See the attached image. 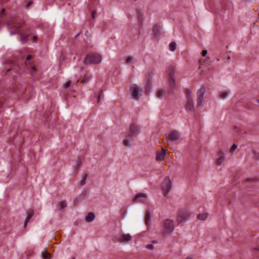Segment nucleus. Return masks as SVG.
<instances>
[{
  "instance_id": "nucleus-1",
  "label": "nucleus",
  "mask_w": 259,
  "mask_h": 259,
  "mask_svg": "<svg viewBox=\"0 0 259 259\" xmlns=\"http://www.w3.org/2000/svg\"><path fill=\"white\" fill-rule=\"evenodd\" d=\"M142 91V87L137 84H132L129 87L128 92L131 97L135 100H138L140 99Z\"/></svg>"
},
{
  "instance_id": "nucleus-2",
  "label": "nucleus",
  "mask_w": 259,
  "mask_h": 259,
  "mask_svg": "<svg viewBox=\"0 0 259 259\" xmlns=\"http://www.w3.org/2000/svg\"><path fill=\"white\" fill-rule=\"evenodd\" d=\"M102 61L101 56L97 53L88 55L85 58L83 63L85 65H89L91 64H98Z\"/></svg>"
},
{
  "instance_id": "nucleus-3",
  "label": "nucleus",
  "mask_w": 259,
  "mask_h": 259,
  "mask_svg": "<svg viewBox=\"0 0 259 259\" xmlns=\"http://www.w3.org/2000/svg\"><path fill=\"white\" fill-rule=\"evenodd\" d=\"M166 139L169 144L176 143L181 140V134L176 130L171 131L166 135Z\"/></svg>"
},
{
  "instance_id": "nucleus-4",
  "label": "nucleus",
  "mask_w": 259,
  "mask_h": 259,
  "mask_svg": "<svg viewBox=\"0 0 259 259\" xmlns=\"http://www.w3.org/2000/svg\"><path fill=\"white\" fill-rule=\"evenodd\" d=\"M164 233L166 235L170 234L175 229V225L172 220L167 219L163 222Z\"/></svg>"
},
{
  "instance_id": "nucleus-5",
  "label": "nucleus",
  "mask_w": 259,
  "mask_h": 259,
  "mask_svg": "<svg viewBox=\"0 0 259 259\" xmlns=\"http://www.w3.org/2000/svg\"><path fill=\"white\" fill-rule=\"evenodd\" d=\"M172 184L169 177H166L161 183V189L164 196H166L170 191Z\"/></svg>"
},
{
  "instance_id": "nucleus-6",
  "label": "nucleus",
  "mask_w": 259,
  "mask_h": 259,
  "mask_svg": "<svg viewBox=\"0 0 259 259\" xmlns=\"http://www.w3.org/2000/svg\"><path fill=\"white\" fill-rule=\"evenodd\" d=\"M8 26L9 29H14V31L10 30L11 35H13L19 32V29L21 27V24L18 20H13L10 22Z\"/></svg>"
},
{
  "instance_id": "nucleus-7",
  "label": "nucleus",
  "mask_w": 259,
  "mask_h": 259,
  "mask_svg": "<svg viewBox=\"0 0 259 259\" xmlns=\"http://www.w3.org/2000/svg\"><path fill=\"white\" fill-rule=\"evenodd\" d=\"M186 94L187 98L186 108L190 111L194 110V106L191 91L187 90Z\"/></svg>"
},
{
  "instance_id": "nucleus-8",
  "label": "nucleus",
  "mask_w": 259,
  "mask_h": 259,
  "mask_svg": "<svg viewBox=\"0 0 259 259\" xmlns=\"http://www.w3.org/2000/svg\"><path fill=\"white\" fill-rule=\"evenodd\" d=\"M188 213L184 210H180L177 216V222L178 224H181L185 222L187 220Z\"/></svg>"
},
{
  "instance_id": "nucleus-9",
  "label": "nucleus",
  "mask_w": 259,
  "mask_h": 259,
  "mask_svg": "<svg viewBox=\"0 0 259 259\" xmlns=\"http://www.w3.org/2000/svg\"><path fill=\"white\" fill-rule=\"evenodd\" d=\"M206 89L205 87H202L200 88L197 93V105L200 106L202 105L203 102V99L204 96L205 94Z\"/></svg>"
},
{
  "instance_id": "nucleus-10",
  "label": "nucleus",
  "mask_w": 259,
  "mask_h": 259,
  "mask_svg": "<svg viewBox=\"0 0 259 259\" xmlns=\"http://www.w3.org/2000/svg\"><path fill=\"white\" fill-rule=\"evenodd\" d=\"M130 133L128 135V137L131 139L137 136L139 134V129L138 126L135 124H131L129 127Z\"/></svg>"
},
{
  "instance_id": "nucleus-11",
  "label": "nucleus",
  "mask_w": 259,
  "mask_h": 259,
  "mask_svg": "<svg viewBox=\"0 0 259 259\" xmlns=\"http://www.w3.org/2000/svg\"><path fill=\"white\" fill-rule=\"evenodd\" d=\"M147 198V195L145 193H139L134 198L133 201L135 202H145V199Z\"/></svg>"
},
{
  "instance_id": "nucleus-12",
  "label": "nucleus",
  "mask_w": 259,
  "mask_h": 259,
  "mask_svg": "<svg viewBox=\"0 0 259 259\" xmlns=\"http://www.w3.org/2000/svg\"><path fill=\"white\" fill-rule=\"evenodd\" d=\"M167 73L168 78L175 77V74L176 73V68L175 66H170L167 69Z\"/></svg>"
},
{
  "instance_id": "nucleus-13",
  "label": "nucleus",
  "mask_w": 259,
  "mask_h": 259,
  "mask_svg": "<svg viewBox=\"0 0 259 259\" xmlns=\"http://www.w3.org/2000/svg\"><path fill=\"white\" fill-rule=\"evenodd\" d=\"M219 157L217 160V164L218 165H221L225 160V155L222 151H219L218 153Z\"/></svg>"
},
{
  "instance_id": "nucleus-14",
  "label": "nucleus",
  "mask_w": 259,
  "mask_h": 259,
  "mask_svg": "<svg viewBox=\"0 0 259 259\" xmlns=\"http://www.w3.org/2000/svg\"><path fill=\"white\" fill-rule=\"evenodd\" d=\"M168 84L171 91L174 90L176 88L175 77L168 78Z\"/></svg>"
},
{
  "instance_id": "nucleus-15",
  "label": "nucleus",
  "mask_w": 259,
  "mask_h": 259,
  "mask_svg": "<svg viewBox=\"0 0 259 259\" xmlns=\"http://www.w3.org/2000/svg\"><path fill=\"white\" fill-rule=\"evenodd\" d=\"M95 218V214L92 212H90L85 217L84 220L87 222H91Z\"/></svg>"
},
{
  "instance_id": "nucleus-16",
  "label": "nucleus",
  "mask_w": 259,
  "mask_h": 259,
  "mask_svg": "<svg viewBox=\"0 0 259 259\" xmlns=\"http://www.w3.org/2000/svg\"><path fill=\"white\" fill-rule=\"evenodd\" d=\"M165 155V150L163 149H162L161 152H157L156 159L157 160H163Z\"/></svg>"
},
{
  "instance_id": "nucleus-17",
  "label": "nucleus",
  "mask_w": 259,
  "mask_h": 259,
  "mask_svg": "<svg viewBox=\"0 0 259 259\" xmlns=\"http://www.w3.org/2000/svg\"><path fill=\"white\" fill-rule=\"evenodd\" d=\"M153 33L155 37L159 36L160 33V26L158 24H156L153 28Z\"/></svg>"
},
{
  "instance_id": "nucleus-18",
  "label": "nucleus",
  "mask_w": 259,
  "mask_h": 259,
  "mask_svg": "<svg viewBox=\"0 0 259 259\" xmlns=\"http://www.w3.org/2000/svg\"><path fill=\"white\" fill-rule=\"evenodd\" d=\"M33 215V212L32 210H30V211H27V215L26 218V219H25V221L24 222V228H25L26 227L28 222L29 221L30 219L31 218V217H32Z\"/></svg>"
},
{
  "instance_id": "nucleus-19",
  "label": "nucleus",
  "mask_w": 259,
  "mask_h": 259,
  "mask_svg": "<svg viewBox=\"0 0 259 259\" xmlns=\"http://www.w3.org/2000/svg\"><path fill=\"white\" fill-rule=\"evenodd\" d=\"M41 257L43 259H51V254L46 250H44L41 253Z\"/></svg>"
},
{
  "instance_id": "nucleus-20",
  "label": "nucleus",
  "mask_w": 259,
  "mask_h": 259,
  "mask_svg": "<svg viewBox=\"0 0 259 259\" xmlns=\"http://www.w3.org/2000/svg\"><path fill=\"white\" fill-rule=\"evenodd\" d=\"M132 237L128 234H123L119 238V239L122 241H130L132 239Z\"/></svg>"
},
{
  "instance_id": "nucleus-21",
  "label": "nucleus",
  "mask_w": 259,
  "mask_h": 259,
  "mask_svg": "<svg viewBox=\"0 0 259 259\" xmlns=\"http://www.w3.org/2000/svg\"><path fill=\"white\" fill-rule=\"evenodd\" d=\"M220 94L221 97L223 99H227L230 95V92L226 91H222Z\"/></svg>"
},
{
  "instance_id": "nucleus-22",
  "label": "nucleus",
  "mask_w": 259,
  "mask_h": 259,
  "mask_svg": "<svg viewBox=\"0 0 259 259\" xmlns=\"http://www.w3.org/2000/svg\"><path fill=\"white\" fill-rule=\"evenodd\" d=\"M165 95V91L163 89L158 90L157 92L156 96L159 99L162 98Z\"/></svg>"
},
{
  "instance_id": "nucleus-23",
  "label": "nucleus",
  "mask_w": 259,
  "mask_h": 259,
  "mask_svg": "<svg viewBox=\"0 0 259 259\" xmlns=\"http://www.w3.org/2000/svg\"><path fill=\"white\" fill-rule=\"evenodd\" d=\"M151 214L150 210H147L145 214V222L147 225H148V223L150 220Z\"/></svg>"
},
{
  "instance_id": "nucleus-24",
  "label": "nucleus",
  "mask_w": 259,
  "mask_h": 259,
  "mask_svg": "<svg viewBox=\"0 0 259 259\" xmlns=\"http://www.w3.org/2000/svg\"><path fill=\"white\" fill-rule=\"evenodd\" d=\"M123 145L124 146L127 148H129L131 146V141L128 139H125L123 140Z\"/></svg>"
},
{
  "instance_id": "nucleus-25",
  "label": "nucleus",
  "mask_w": 259,
  "mask_h": 259,
  "mask_svg": "<svg viewBox=\"0 0 259 259\" xmlns=\"http://www.w3.org/2000/svg\"><path fill=\"white\" fill-rule=\"evenodd\" d=\"M206 218H207V214L206 213L199 214L197 215L198 219L199 220H201V221L205 220Z\"/></svg>"
},
{
  "instance_id": "nucleus-26",
  "label": "nucleus",
  "mask_w": 259,
  "mask_h": 259,
  "mask_svg": "<svg viewBox=\"0 0 259 259\" xmlns=\"http://www.w3.org/2000/svg\"><path fill=\"white\" fill-rule=\"evenodd\" d=\"M58 205L61 210L64 208L66 206V204L65 201H61L58 203Z\"/></svg>"
},
{
  "instance_id": "nucleus-27",
  "label": "nucleus",
  "mask_w": 259,
  "mask_h": 259,
  "mask_svg": "<svg viewBox=\"0 0 259 259\" xmlns=\"http://www.w3.org/2000/svg\"><path fill=\"white\" fill-rule=\"evenodd\" d=\"M169 49L171 51H174L176 49V44L174 42H171L169 44Z\"/></svg>"
},
{
  "instance_id": "nucleus-28",
  "label": "nucleus",
  "mask_w": 259,
  "mask_h": 259,
  "mask_svg": "<svg viewBox=\"0 0 259 259\" xmlns=\"http://www.w3.org/2000/svg\"><path fill=\"white\" fill-rule=\"evenodd\" d=\"M134 58L133 57L128 56L126 59V63L127 64H130L131 63L133 62Z\"/></svg>"
},
{
  "instance_id": "nucleus-29",
  "label": "nucleus",
  "mask_w": 259,
  "mask_h": 259,
  "mask_svg": "<svg viewBox=\"0 0 259 259\" xmlns=\"http://www.w3.org/2000/svg\"><path fill=\"white\" fill-rule=\"evenodd\" d=\"M252 153L253 154L254 158L257 160H259V152H256L255 150H253Z\"/></svg>"
},
{
  "instance_id": "nucleus-30",
  "label": "nucleus",
  "mask_w": 259,
  "mask_h": 259,
  "mask_svg": "<svg viewBox=\"0 0 259 259\" xmlns=\"http://www.w3.org/2000/svg\"><path fill=\"white\" fill-rule=\"evenodd\" d=\"M27 36H25L24 35H21V37L20 38V40L23 42L25 43L27 41Z\"/></svg>"
},
{
  "instance_id": "nucleus-31",
  "label": "nucleus",
  "mask_w": 259,
  "mask_h": 259,
  "mask_svg": "<svg viewBox=\"0 0 259 259\" xmlns=\"http://www.w3.org/2000/svg\"><path fill=\"white\" fill-rule=\"evenodd\" d=\"M71 82L70 81H68L63 84L64 88L67 89L70 87Z\"/></svg>"
},
{
  "instance_id": "nucleus-32",
  "label": "nucleus",
  "mask_w": 259,
  "mask_h": 259,
  "mask_svg": "<svg viewBox=\"0 0 259 259\" xmlns=\"http://www.w3.org/2000/svg\"><path fill=\"white\" fill-rule=\"evenodd\" d=\"M35 70H36L35 68L34 67H32L30 71V72H29L30 74L31 75H34Z\"/></svg>"
},
{
  "instance_id": "nucleus-33",
  "label": "nucleus",
  "mask_w": 259,
  "mask_h": 259,
  "mask_svg": "<svg viewBox=\"0 0 259 259\" xmlns=\"http://www.w3.org/2000/svg\"><path fill=\"white\" fill-rule=\"evenodd\" d=\"M88 176L85 175L84 176L83 178L80 181V184L81 185H83L85 184V180L86 179Z\"/></svg>"
},
{
  "instance_id": "nucleus-34",
  "label": "nucleus",
  "mask_w": 259,
  "mask_h": 259,
  "mask_svg": "<svg viewBox=\"0 0 259 259\" xmlns=\"http://www.w3.org/2000/svg\"><path fill=\"white\" fill-rule=\"evenodd\" d=\"M237 146L236 144H233L231 148V152L232 153L233 152L235 149L237 148Z\"/></svg>"
},
{
  "instance_id": "nucleus-35",
  "label": "nucleus",
  "mask_w": 259,
  "mask_h": 259,
  "mask_svg": "<svg viewBox=\"0 0 259 259\" xmlns=\"http://www.w3.org/2000/svg\"><path fill=\"white\" fill-rule=\"evenodd\" d=\"M146 248L149 249H151L153 248V245L152 244H148L146 246Z\"/></svg>"
},
{
  "instance_id": "nucleus-36",
  "label": "nucleus",
  "mask_w": 259,
  "mask_h": 259,
  "mask_svg": "<svg viewBox=\"0 0 259 259\" xmlns=\"http://www.w3.org/2000/svg\"><path fill=\"white\" fill-rule=\"evenodd\" d=\"M207 51L206 50H203L202 52V55L205 56L207 54Z\"/></svg>"
},
{
  "instance_id": "nucleus-37",
  "label": "nucleus",
  "mask_w": 259,
  "mask_h": 259,
  "mask_svg": "<svg viewBox=\"0 0 259 259\" xmlns=\"http://www.w3.org/2000/svg\"><path fill=\"white\" fill-rule=\"evenodd\" d=\"M37 39V37L36 35H34L33 37H32V40L33 41H35Z\"/></svg>"
},
{
  "instance_id": "nucleus-38",
  "label": "nucleus",
  "mask_w": 259,
  "mask_h": 259,
  "mask_svg": "<svg viewBox=\"0 0 259 259\" xmlns=\"http://www.w3.org/2000/svg\"><path fill=\"white\" fill-rule=\"evenodd\" d=\"M101 94H99L98 96V99H97V101L98 102H100V100L101 99Z\"/></svg>"
},
{
  "instance_id": "nucleus-39",
  "label": "nucleus",
  "mask_w": 259,
  "mask_h": 259,
  "mask_svg": "<svg viewBox=\"0 0 259 259\" xmlns=\"http://www.w3.org/2000/svg\"><path fill=\"white\" fill-rule=\"evenodd\" d=\"M31 58H32V56H31V55H28V56H27V58H26V59H27V60H29Z\"/></svg>"
},
{
  "instance_id": "nucleus-40",
  "label": "nucleus",
  "mask_w": 259,
  "mask_h": 259,
  "mask_svg": "<svg viewBox=\"0 0 259 259\" xmlns=\"http://www.w3.org/2000/svg\"><path fill=\"white\" fill-rule=\"evenodd\" d=\"M95 11L93 12L92 13V18L94 19L95 18Z\"/></svg>"
},
{
  "instance_id": "nucleus-41",
  "label": "nucleus",
  "mask_w": 259,
  "mask_h": 259,
  "mask_svg": "<svg viewBox=\"0 0 259 259\" xmlns=\"http://www.w3.org/2000/svg\"><path fill=\"white\" fill-rule=\"evenodd\" d=\"M32 4V2H28L27 4V6H30Z\"/></svg>"
},
{
  "instance_id": "nucleus-42",
  "label": "nucleus",
  "mask_w": 259,
  "mask_h": 259,
  "mask_svg": "<svg viewBox=\"0 0 259 259\" xmlns=\"http://www.w3.org/2000/svg\"><path fill=\"white\" fill-rule=\"evenodd\" d=\"M5 9H3L2 10V12L4 13H5Z\"/></svg>"
},
{
  "instance_id": "nucleus-43",
  "label": "nucleus",
  "mask_w": 259,
  "mask_h": 259,
  "mask_svg": "<svg viewBox=\"0 0 259 259\" xmlns=\"http://www.w3.org/2000/svg\"><path fill=\"white\" fill-rule=\"evenodd\" d=\"M79 163H80V162H79V160H78L76 164V166H77L78 164H79Z\"/></svg>"
},
{
  "instance_id": "nucleus-44",
  "label": "nucleus",
  "mask_w": 259,
  "mask_h": 259,
  "mask_svg": "<svg viewBox=\"0 0 259 259\" xmlns=\"http://www.w3.org/2000/svg\"><path fill=\"white\" fill-rule=\"evenodd\" d=\"M79 35V33L78 34H76V35L75 36V38H77V37L78 36V35Z\"/></svg>"
},
{
  "instance_id": "nucleus-45",
  "label": "nucleus",
  "mask_w": 259,
  "mask_h": 259,
  "mask_svg": "<svg viewBox=\"0 0 259 259\" xmlns=\"http://www.w3.org/2000/svg\"><path fill=\"white\" fill-rule=\"evenodd\" d=\"M257 103H259V99L256 100Z\"/></svg>"
},
{
  "instance_id": "nucleus-46",
  "label": "nucleus",
  "mask_w": 259,
  "mask_h": 259,
  "mask_svg": "<svg viewBox=\"0 0 259 259\" xmlns=\"http://www.w3.org/2000/svg\"><path fill=\"white\" fill-rule=\"evenodd\" d=\"M70 259H75V258L74 257H72Z\"/></svg>"
},
{
  "instance_id": "nucleus-47",
  "label": "nucleus",
  "mask_w": 259,
  "mask_h": 259,
  "mask_svg": "<svg viewBox=\"0 0 259 259\" xmlns=\"http://www.w3.org/2000/svg\"><path fill=\"white\" fill-rule=\"evenodd\" d=\"M230 56H228V60H229L230 59Z\"/></svg>"
},
{
  "instance_id": "nucleus-48",
  "label": "nucleus",
  "mask_w": 259,
  "mask_h": 259,
  "mask_svg": "<svg viewBox=\"0 0 259 259\" xmlns=\"http://www.w3.org/2000/svg\"><path fill=\"white\" fill-rule=\"evenodd\" d=\"M186 259H191V258L190 257H187Z\"/></svg>"
}]
</instances>
